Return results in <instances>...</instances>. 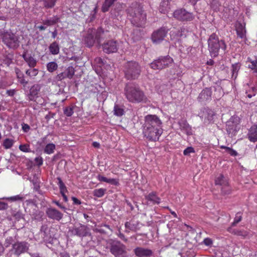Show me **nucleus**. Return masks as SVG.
I'll list each match as a JSON object with an SVG mask.
<instances>
[{"mask_svg": "<svg viewBox=\"0 0 257 257\" xmlns=\"http://www.w3.org/2000/svg\"><path fill=\"white\" fill-rule=\"evenodd\" d=\"M24 58L25 59V60H26V61L28 63V64H31V60H33V58H32L31 57H30V56H28V57H27V55L26 54H23V55Z\"/></svg>", "mask_w": 257, "mask_h": 257, "instance_id": "59", "label": "nucleus"}, {"mask_svg": "<svg viewBox=\"0 0 257 257\" xmlns=\"http://www.w3.org/2000/svg\"><path fill=\"white\" fill-rule=\"evenodd\" d=\"M55 145L52 143L48 144L44 149V152L47 154H51L54 152Z\"/></svg>", "mask_w": 257, "mask_h": 257, "instance_id": "36", "label": "nucleus"}, {"mask_svg": "<svg viewBox=\"0 0 257 257\" xmlns=\"http://www.w3.org/2000/svg\"><path fill=\"white\" fill-rule=\"evenodd\" d=\"M59 256L60 257H70L69 253L65 251L60 252Z\"/></svg>", "mask_w": 257, "mask_h": 257, "instance_id": "64", "label": "nucleus"}, {"mask_svg": "<svg viewBox=\"0 0 257 257\" xmlns=\"http://www.w3.org/2000/svg\"><path fill=\"white\" fill-rule=\"evenodd\" d=\"M102 49L107 54L116 52L117 50V43L113 40L106 41L102 44Z\"/></svg>", "mask_w": 257, "mask_h": 257, "instance_id": "13", "label": "nucleus"}, {"mask_svg": "<svg viewBox=\"0 0 257 257\" xmlns=\"http://www.w3.org/2000/svg\"><path fill=\"white\" fill-rule=\"evenodd\" d=\"M170 8L168 6V3L167 2H163L161 3L160 6V11L161 13L165 14L167 12L168 10H169Z\"/></svg>", "mask_w": 257, "mask_h": 257, "instance_id": "38", "label": "nucleus"}, {"mask_svg": "<svg viewBox=\"0 0 257 257\" xmlns=\"http://www.w3.org/2000/svg\"><path fill=\"white\" fill-rule=\"evenodd\" d=\"M226 152L231 156H235L237 155V152L230 148H226Z\"/></svg>", "mask_w": 257, "mask_h": 257, "instance_id": "52", "label": "nucleus"}, {"mask_svg": "<svg viewBox=\"0 0 257 257\" xmlns=\"http://www.w3.org/2000/svg\"><path fill=\"white\" fill-rule=\"evenodd\" d=\"M107 248L115 257H128L126 246L116 239L107 240Z\"/></svg>", "mask_w": 257, "mask_h": 257, "instance_id": "6", "label": "nucleus"}, {"mask_svg": "<svg viewBox=\"0 0 257 257\" xmlns=\"http://www.w3.org/2000/svg\"><path fill=\"white\" fill-rule=\"evenodd\" d=\"M47 231H48V227L47 225L44 224L41 226V229H40V232L41 233H47Z\"/></svg>", "mask_w": 257, "mask_h": 257, "instance_id": "55", "label": "nucleus"}, {"mask_svg": "<svg viewBox=\"0 0 257 257\" xmlns=\"http://www.w3.org/2000/svg\"><path fill=\"white\" fill-rule=\"evenodd\" d=\"M31 66V65H29ZM38 71L37 69L34 68L33 67H30V68L26 70V74L30 76H35L38 74Z\"/></svg>", "mask_w": 257, "mask_h": 257, "instance_id": "39", "label": "nucleus"}, {"mask_svg": "<svg viewBox=\"0 0 257 257\" xmlns=\"http://www.w3.org/2000/svg\"><path fill=\"white\" fill-rule=\"evenodd\" d=\"M30 247V244L25 241H17L13 243V249L15 254L20 255V254L27 252Z\"/></svg>", "mask_w": 257, "mask_h": 257, "instance_id": "10", "label": "nucleus"}, {"mask_svg": "<svg viewBox=\"0 0 257 257\" xmlns=\"http://www.w3.org/2000/svg\"><path fill=\"white\" fill-rule=\"evenodd\" d=\"M194 152V148L191 147H189L184 150L183 154L185 156H189L191 153Z\"/></svg>", "mask_w": 257, "mask_h": 257, "instance_id": "47", "label": "nucleus"}, {"mask_svg": "<svg viewBox=\"0 0 257 257\" xmlns=\"http://www.w3.org/2000/svg\"><path fill=\"white\" fill-rule=\"evenodd\" d=\"M19 79L20 83L23 85L24 87H25L26 85L28 84V81H26L23 77H19Z\"/></svg>", "mask_w": 257, "mask_h": 257, "instance_id": "62", "label": "nucleus"}, {"mask_svg": "<svg viewBox=\"0 0 257 257\" xmlns=\"http://www.w3.org/2000/svg\"><path fill=\"white\" fill-rule=\"evenodd\" d=\"M173 62V59L169 55L160 56L157 59L155 60L150 64H171Z\"/></svg>", "mask_w": 257, "mask_h": 257, "instance_id": "21", "label": "nucleus"}, {"mask_svg": "<svg viewBox=\"0 0 257 257\" xmlns=\"http://www.w3.org/2000/svg\"><path fill=\"white\" fill-rule=\"evenodd\" d=\"M135 254L138 257H151L153 255L152 250L143 247H137L134 249Z\"/></svg>", "mask_w": 257, "mask_h": 257, "instance_id": "18", "label": "nucleus"}, {"mask_svg": "<svg viewBox=\"0 0 257 257\" xmlns=\"http://www.w3.org/2000/svg\"><path fill=\"white\" fill-rule=\"evenodd\" d=\"M48 70L50 72H53L57 69L58 65H47Z\"/></svg>", "mask_w": 257, "mask_h": 257, "instance_id": "58", "label": "nucleus"}, {"mask_svg": "<svg viewBox=\"0 0 257 257\" xmlns=\"http://www.w3.org/2000/svg\"><path fill=\"white\" fill-rule=\"evenodd\" d=\"M226 128L227 134L230 137L235 135L236 132L239 130L238 119L237 118L231 117L228 121L226 122Z\"/></svg>", "mask_w": 257, "mask_h": 257, "instance_id": "11", "label": "nucleus"}, {"mask_svg": "<svg viewBox=\"0 0 257 257\" xmlns=\"http://www.w3.org/2000/svg\"><path fill=\"white\" fill-rule=\"evenodd\" d=\"M106 191L105 189L103 188L95 189L93 191V195L94 196L100 198L104 195Z\"/></svg>", "mask_w": 257, "mask_h": 257, "instance_id": "37", "label": "nucleus"}, {"mask_svg": "<svg viewBox=\"0 0 257 257\" xmlns=\"http://www.w3.org/2000/svg\"><path fill=\"white\" fill-rule=\"evenodd\" d=\"M8 208V204L7 203L0 201V210H5Z\"/></svg>", "mask_w": 257, "mask_h": 257, "instance_id": "51", "label": "nucleus"}, {"mask_svg": "<svg viewBox=\"0 0 257 257\" xmlns=\"http://www.w3.org/2000/svg\"><path fill=\"white\" fill-rule=\"evenodd\" d=\"M139 222L138 221H135L131 220L130 221H127L125 223V227L126 228L133 231H136L139 229Z\"/></svg>", "mask_w": 257, "mask_h": 257, "instance_id": "26", "label": "nucleus"}, {"mask_svg": "<svg viewBox=\"0 0 257 257\" xmlns=\"http://www.w3.org/2000/svg\"><path fill=\"white\" fill-rule=\"evenodd\" d=\"M235 29L238 37L243 39L245 41L247 40L245 24L237 21L235 23Z\"/></svg>", "mask_w": 257, "mask_h": 257, "instance_id": "17", "label": "nucleus"}, {"mask_svg": "<svg viewBox=\"0 0 257 257\" xmlns=\"http://www.w3.org/2000/svg\"><path fill=\"white\" fill-rule=\"evenodd\" d=\"M221 84V81H218L210 89L212 90V91H214V96L217 99H220L224 95V92Z\"/></svg>", "mask_w": 257, "mask_h": 257, "instance_id": "19", "label": "nucleus"}, {"mask_svg": "<svg viewBox=\"0 0 257 257\" xmlns=\"http://www.w3.org/2000/svg\"><path fill=\"white\" fill-rule=\"evenodd\" d=\"M41 234H42V236L44 240H45L46 241H49L50 240V239H51V237L50 235H49L48 234V231H47V233H42Z\"/></svg>", "mask_w": 257, "mask_h": 257, "instance_id": "56", "label": "nucleus"}, {"mask_svg": "<svg viewBox=\"0 0 257 257\" xmlns=\"http://www.w3.org/2000/svg\"><path fill=\"white\" fill-rule=\"evenodd\" d=\"M13 141L9 139H6L4 142V146L6 149H9L12 147Z\"/></svg>", "mask_w": 257, "mask_h": 257, "instance_id": "43", "label": "nucleus"}, {"mask_svg": "<svg viewBox=\"0 0 257 257\" xmlns=\"http://www.w3.org/2000/svg\"><path fill=\"white\" fill-rule=\"evenodd\" d=\"M252 64H257V55L248 58Z\"/></svg>", "mask_w": 257, "mask_h": 257, "instance_id": "53", "label": "nucleus"}, {"mask_svg": "<svg viewBox=\"0 0 257 257\" xmlns=\"http://www.w3.org/2000/svg\"><path fill=\"white\" fill-rule=\"evenodd\" d=\"M231 71H232V77L234 78H236L237 76V72L238 70V65H232L231 66Z\"/></svg>", "mask_w": 257, "mask_h": 257, "instance_id": "46", "label": "nucleus"}, {"mask_svg": "<svg viewBox=\"0 0 257 257\" xmlns=\"http://www.w3.org/2000/svg\"><path fill=\"white\" fill-rule=\"evenodd\" d=\"M124 94L127 99L131 102H140L145 98L144 92L140 90L138 86L133 83L126 84Z\"/></svg>", "mask_w": 257, "mask_h": 257, "instance_id": "4", "label": "nucleus"}, {"mask_svg": "<svg viewBox=\"0 0 257 257\" xmlns=\"http://www.w3.org/2000/svg\"><path fill=\"white\" fill-rule=\"evenodd\" d=\"M128 67L125 71V75L127 79H135L139 76L140 69L139 65H127Z\"/></svg>", "mask_w": 257, "mask_h": 257, "instance_id": "14", "label": "nucleus"}, {"mask_svg": "<svg viewBox=\"0 0 257 257\" xmlns=\"http://www.w3.org/2000/svg\"><path fill=\"white\" fill-rule=\"evenodd\" d=\"M242 219V216L240 212H237L236 214L233 222L231 224L232 226H235L237 223L239 222Z\"/></svg>", "mask_w": 257, "mask_h": 257, "instance_id": "42", "label": "nucleus"}, {"mask_svg": "<svg viewBox=\"0 0 257 257\" xmlns=\"http://www.w3.org/2000/svg\"><path fill=\"white\" fill-rule=\"evenodd\" d=\"M145 198L147 200L152 202L154 204H159L160 202V198L158 197L154 192L149 193L148 195L145 196Z\"/></svg>", "mask_w": 257, "mask_h": 257, "instance_id": "29", "label": "nucleus"}, {"mask_svg": "<svg viewBox=\"0 0 257 257\" xmlns=\"http://www.w3.org/2000/svg\"><path fill=\"white\" fill-rule=\"evenodd\" d=\"M3 42L9 48L17 49L20 46V41L18 35L11 32H4L1 35Z\"/></svg>", "mask_w": 257, "mask_h": 257, "instance_id": "7", "label": "nucleus"}, {"mask_svg": "<svg viewBox=\"0 0 257 257\" xmlns=\"http://www.w3.org/2000/svg\"><path fill=\"white\" fill-rule=\"evenodd\" d=\"M169 31L167 27H162L154 31L151 35V40L153 43L159 44L161 43L167 36Z\"/></svg>", "mask_w": 257, "mask_h": 257, "instance_id": "8", "label": "nucleus"}, {"mask_svg": "<svg viewBox=\"0 0 257 257\" xmlns=\"http://www.w3.org/2000/svg\"><path fill=\"white\" fill-rule=\"evenodd\" d=\"M179 124L181 130L187 135L190 136L193 134L192 127L186 120H181L179 122Z\"/></svg>", "mask_w": 257, "mask_h": 257, "instance_id": "23", "label": "nucleus"}, {"mask_svg": "<svg viewBox=\"0 0 257 257\" xmlns=\"http://www.w3.org/2000/svg\"><path fill=\"white\" fill-rule=\"evenodd\" d=\"M55 115V113L49 112L48 114L45 116V118L47 121H48L51 118H53Z\"/></svg>", "mask_w": 257, "mask_h": 257, "instance_id": "60", "label": "nucleus"}, {"mask_svg": "<svg viewBox=\"0 0 257 257\" xmlns=\"http://www.w3.org/2000/svg\"><path fill=\"white\" fill-rule=\"evenodd\" d=\"M88 228L84 225L80 224L79 227H74L70 230V232L72 235H76L80 237H83L90 235V233L88 231Z\"/></svg>", "mask_w": 257, "mask_h": 257, "instance_id": "12", "label": "nucleus"}, {"mask_svg": "<svg viewBox=\"0 0 257 257\" xmlns=\"http://www.w3.org/2000/svg\"><path fill=\"white\" fill-rule=\"evenodd\" d=\"M30 146L27 144L21 145L19 146V149L24 152H30Z\"/></svg>", "mask_w": 257, "mask_h": 257, "instance_id": "45", "label": "nucleus"}, {"mask_svg": "<svg viewBox=\"0 0 257 257\" xmlns=\"http://www.w3.org/2000/svg\"><path fill=\"white\" fill-rule=\"evenodd\" d=\"M114 114L117 116H122L124 112V109L118 104H115L113 108Z\"/></svg>", "mask_w": 257, "mask_h": 257, "instance_id": "33", "label": "nucleus"}, {"mask_svg": "<svg viewBox=\"0 0 257 257\" xmlns=\"http://www.w3.org/2000/svg\"><path fill=\"white\" fill-rule=\"evenodd\" d=\"M4 199L11 202L23 201L25 199V197L23 195L19 194L8 198H4Z\"/></svg>", "mask_w": 257, "mask_h": 257, "instance_id": "32", "label": "nucleus"}, {"mask_svg": "<svg viewBox=\"0 0 257 257\" xmlns=\"http://www.w3.org/2000/svg\"><path fill=\"white\" fill-rule=\"evenodd\" d=\"M216 185H219L222 186H225L228 184L227 178L222 174H219L215 180Z\"/></svg>", "mask_w": 257, "mask_h": 257, "instance_id": "27", "label": "nucleus"}, {"mask_svg": "<svg viewBox=\"0 0 257 257\" xmlns=\"http://www.w3.org/2000/svg\"><path fill=\"white\" fill-rule=\"evenodd\" d=\"M44 7L46 9H51L55 5L56 0H42Z\"/></svg>", "mask_w": 257, "mask_h": 257, "instance_id": "34", "label": "nucleus"}, {"mask_svg": "<svg viewBox=\"0 0 257 257\" xmlns=\"http://www.w3.org/2000/svg\"><path fill=\"white\" fill-rule=\"evenodd\" d=\"M14 56L12 54H9L8 55L5 56L4 62L5 64H11L14 63L13 62Z\"/></svg>", "mask_w": 257, "mask_h": 257, "instance_id": "40", "label": "nucleus"}, {"mask_svg": "<svg viewBox=\"0 0 257 257\" xmlns=\"http://www.w3.org/2000/svg\"><path fill=\"white\" fill-rule=\"evenodd\" d=\"M95 64H105L106 63L104 59L101 57H97L94 59Z\"/></svg>", "mask_w": 257, "mask_h": 257, "instance_id": "49", "label": "nucleus"}, {"mask_svg": "<svg viewBox=\"0 0 257 257\" xmlns=\"http://www.w3.org/2000/svg\"><path fill=\"white\" fill-rule=\"evenodd\" d=\"M208 47L211 56L215 57L220 53H225L226 45L224 41L219 40L217 35L213 33L208 39Z\"/></svg>", "mask_w": 257, "mask_h": 257, "instance_id": "3", "label": "nucleus"}, {"mask_svg": "<svg viewBox=\"0 0 257 257\" xmlns=\"http://www.w3.org/2000/svg\"><path fill=\"white\" fill-rule=\"evenodd\" d=\"M58 180V185L59 186L60 193H64L67 192L66 187L60 177L57 178Z\"/></svg>", "mask_w": 257, "mask_h": 257, "instance_id": "35", "label": "nucleus"}, {"mask_svg": "<svg viewBox=\"0 0 257 257\" xmlns=\"http://www.w3.org/2000/svg\"><path fill=\"white\" fill-rule=\"evenodd\" d=\"M106 183L114 185H118L119 184L117 180L112 178H107V181H106Z\"/></svg>", "mask_w": 257, "mask_h": 257, "instance_id": "50", "label": "nucleus"}, {"mask_svg": "<svg viewBox=\"0 0 257 257\" xmlns=\"http://www.w3.org/2000/svg\"><path fill=\"white\" fill-rule=\"evenodd\" d=\"M162 122L156 115L148 114L145 117L143 134L149 141L156 142L163 133Z\"/></svg>", "mask_w": 257, "mask_h": 257, "instance_id": "1", "label": "nucleus"}, {"mask_svg": "<svg viewBox=\"0 0 257 257\" xmlns=\"http://www.w3.org/2000/svg\"><path fill=\"white\" fill-rule=\"evenodd\" d=\"M74 74V69L72 66H69L67 69V71L65 72V75L67 76V77L69 78H72Z\"/></svg>", "mask_w": 257, "mask_h": 257, "instance_id": "41", "label": "nucleus"}, {"mask_svg": "<svg viewBox=\"0 0 257 257\" xmlns=\"http://www.w3.org/2000/svg\"><path fill=\"white\" fill-rule=\"evenodd\" d=\"M49 50L50 53L52 55L58 54L60 52V47L58 43L56 42L52 43L49 46Z\"/></svg>", "mask_w": 257, "mask_h": 257, "instance_id": "28", "label": "nucleus"}, {"mask_svg": "<svg viewBox=\"0 0 257 257\" xmlns=\"http://www.w3.org/2000/svg\"><path fill=\"white\" fill-rule=\"evenodd\" d=\"M94 231L96 232H99L100 233L104 234H108L112 232V230L110 227L109 225L103 223L98 225L94 229Z\"/></svg>", "mask_w": 257, "mask_h": 257, "instance_id": "22", "label": "nucleus"}, {"mask_svg": "<svg viewBox=\"0 0 257 257\" xmlns=\"http://www.w3.org/2000/svg\"><path fill=\"white\" fill-rule=\"evenodd\" d=\"M127 13L131 21L137 27H144L147 22V15L143 8L137 3L132 4V6L127 10Z\"/></svg>", "mask_w": 257, "mask_h": 257, "instance_id": "2", "label": "nucleus"}, {"mask_svg": "<svg viewBox=\"0 0 257 257\" xmlns=\"http://www.w3.org/2000/svg\"><path fill=\"white\" fill-rule=\"evenodd\" d=\"M59 21L60 18L58 16H55L50 19H47L43 21V24L44 25H46L47 26H51L58 23Z\"/></svg>", "mask_w": 257, "mask_h": 257, "instance_id": "31", "label": "nucleus"}, {"mask_svg": "<svg viewBox=\"0 0 257 257\" xmlns=\"http://www.w3.org/2000/svg\"><path fill=\"white\" fill-rule=\"evenodd\" d=\"M106 33L107 32L104 31L101 28H99L97 30H89L84 37L85 45L88 47H91L96 43L100 46L101 41L106 38Z\"/></svg>", "mask_w": 257, "mask_h": 257, "instance_id": "5", "label": "nucleus"}, {"mask_svg": "<svg viewBox=\"0 0 257 257\" xmlns=\"http://www.w3.org/2000/svg\"><path fill=\"white\" fill-rule=\"evenodd\" d=\"M41 89V86L39 84H36L33 85L30 89L29 93L27 96L29 101H35L36 98L39 93Z\"/></svg>", "mask_w": 257, "mask_h": 257, "instance_id": "20", "label": "nucleus"}, {"mask_svg": "<svg viewBox=\"0 0 257 257\" xmlns=\"http://www.w3.org/2000/svg\"><path fill=\"white\" fill-rule=\"evenodd\" d=\"M35 161L38 166H41L43 164V159L41 157L36 158Z\"/></svg>", "mask_w": 257, "mask_h": 257, "instance_id": "57", "label": "nucleus"}, {"mask_svg": "<svg viewBox=\"0 0 257 257\" xmlns=\"http://www.w3.org/2000/svg\"><path fill=\"white\" fill-rule=\"evenodd\" d=\"M150 68L153 70L162 69L164 68L163 65H149Z\"/></svg>", "mask_w": 257, "mask_h": 257, "instance_id": "54", "label": "nucleus"}, {"mask_svg": "<svg viewBox=\"0 0 257 257\" xmlns=\"http://www.w3.org/2000/svg\"><path fill=\"white\" fill-rule=\"evenodd\" d=\"M248 139L252 142L257 141V125L252 126L247 134Z\"/></svg>", "mask_w": 257, "mask_h": 257, "instance_id": "25", "label": "nucleus"}, {"mask_svg": "<svg viewBox=\"0 0 257 257\" xmlns=\"http://www.w3.org/2000/svg\"><path fill=\"white\" fill-rule=\"evenodd\" d=\"M22 129L24 132L27 133L30 130V127L28 124L24 123L22 124Z\"/></svg>", "mask_w": 257, "mask_h": 257, "instance_id": "61", "label": "nucleus"}, {"mask_svg": "<svg viewBox=\"0 0 257 257\" xmlns=\"http://www.w3.org/2000/svg\"><path fill=\"white\" fill-rule=\"evenodd\" d=\"M214 113L213 110L208 108H202L199 112L198 115L204 120L205 123H209L213 119Z\"/></svg>", "mask_w": 257, "mask_h": 257, "instance_id": "15", "label": "nucleus"}, {"mask_svg": "<svg viewBox=\"0 0 257 257\" xmlns=\"http://www.w3.org/2000/svg\"><path fill=\"white\" fill-rule=\"evenodd\" d=\"M64 113L67 116H71L73 113V108L66 107L64 109Z\"/></svg>", "mask_w": 257, "mask_h": 257, "instance_id": "44", "label": "nucleus"}, {"mask_svg": "<svg viewBox=\"0 0 257 257\" xmlns=\"http://www.w3.org/2000/svg\"><path fill=\"white\" fill-rule=\"evenodd\" d=\"M221 192L223 195L229 194L230 193V189L228 185L225 186H223L221 188Z\"/></svg>", "mask_w": 257, "mask_h": 257, "instance_id": "48", "label": "nucleus"}, {"mask_svg": "<svg viewBox=\"0 0 257 257\" xmlns=\"http://www.w3.org/2000/svg\"><path fill=\"white\" fill-rule=\"evenodd\" d=\"M212 91L210 88H206L203 89L199 94L198 99L199 101H203L211 98Z\"/></svg>", "mask_w": 257, "mask_h": 257, "instance_id": "24", "label": "nucleus"}, {"mask_svg": "<svg viewBox=\"0 0 257 257\" xmlns=\"http://www.w3.org/2000/svg\"><path fill=\"white\" fill-rule=\"evenodd\" d=\"M46 214L49 218L56 221H60L63 216V213L53 207L48 208L46 211Z\"/></svg>", "mask_w": 257, "mask_h": 257, "instance_id": "16", "label": "nucleus"}, {"mask_svg": "<svg viewBox=\"0 0 257 257\" xmlns=\"http://www.w3.org/2000/svg\"><path fill=\"white\" fill-rule=\"evenodd\" d=\"M116 1L117 0H104V2H103L101 7V11L103 13L108 12L110 8Z\"/></svg>", "mask_w": 257, "mask_h": 257, "instance_id": "30", "label": "nucleus"}, {"mask_svg": "<svg viewBox=\"0 0 257 257\" xmlns=\"http://www.w3.org/2000/svg\"><path fill=\"white\" fill-rule=\"evenodd\" d=\"M173 16L176 19L182 22L191 21L194 19L193 13L187 11L184 9H179L175 11Z\"/></svg>", "mask_w": 257, "mask_h": 257, "instance_id": "9", "label": "nucleus"}, {"mask_svg": "<svg viewBox=\"0 0 257 257\" xmlns=\"http://www.w3.org/2000/svg\"><path fill=\"white\" fill-rule=\"evenodd\" d=\"M203 242L205 245H206L207 246L211 245L212 244V240L208 238H206L204 239Z\"/></svg>", "mask_w": 257, "mask_h": 257, "instance_id": "63", "label": "nucleus"}]
</instances>
